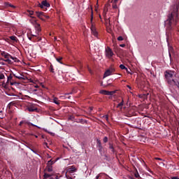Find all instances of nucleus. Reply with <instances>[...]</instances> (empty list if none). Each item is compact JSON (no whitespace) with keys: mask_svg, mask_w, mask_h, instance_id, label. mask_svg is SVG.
Returning a JSON list of instances; mask_svg holds the SVG:
<instances>
[{"mask_svg":"<svg viewBox=\"0 0 179 179\" xmlns=\"http://www.w3.org/2000/svg\"><path fill=\"white\" fill-rule=\"evenodd\" d=\"M27 13H29V16H33V15H34V11L28 10Z\"/></svg>","mask_w":179,"mask_h":179,"instance_id":"a878e982","label":"nucleus"},{"mask_svg":"<svg viewBox=\"0 0 179 179\" xmlns=\"http://www.w3.org/2000/svg\"><path fill=\"white\" fill-rule=\"evenodd\" d=\"M175 16L176 17L178 16V14L177 13V11L176 10L173 12L171 13V14H169L168 16L166 24H169V27H171V24H173V22H176V20H174Z\"/></svg>","mask_w":179,"mask_h":179,"instance_id":"7ed1b4c3","label":"nucleus"},{"mask_svg":"<svg viewBox=\"0 0 179 179\" xmlns=\"http://www.w3.org/2000/svg\"><path fill=\"white\" fill-rule=\"evenodd\" d=\"M102 118H104L107 122H108V115H106L102 116Z\"/></svg>","mask_w":179,"mask_h":179,"instance_id":"cd10ccee","label":"nucleus"},{"mask_svg":"<svg viewBox=\"0 0 179 179\" xmlns=\"http://www.w3.org/2000/svg\"><path fill=\"white\" fill-rule=\"evenodd\" d=\"M117 40H118V41H122V40H124V38L122 36H119L117 38Z\"/></svg>","mask_w":179,"mask_h":179,"instance_id":"7c9ffc66","label":"nucleus"},{"mask_svg":"<svg viewBox=\"0 0 179 179\" xmlns=\"http://www.w3.org/2000/svg\"><path fill=\"white\" fill-rule=\"evenodd\" d=\"M100 19H101V15H99Z\"/></svg>","mask_w":179,"mask_h":179,"instance_id":"3c124183","label":"nucleus"},{"mask_svg":"<svg viewBox=\"0 0 179 179\" xmlns=\"http://www.w3.org/2000/svg\"><path fill=\"white\" fill-rule=\"evenodd\" d=\"M54 163H55V161H52V159H50V161L48 162L47 166H52Z\"/></svg>","mask_w":179,"mask_h":179,"instance_id":"4be33fe9","label":"nucleus"},{"mask_svg":"<svg viewBox=\"0 0 179 179\" xmlns=\"http://www.w3.org/2000/svg\"><path fill=\"white\" fill-rule=\"evenodd\" d=\"M4 6L6 8H13V9L16 8V6H15L12 3H10L9 2H5L4 3Z\"/></svg>","mask_w":179,"mask_h":179,"instance_id":"4468645a","label":"nucleus"},{"mask_svg":"<svg viewBox=\"0 0 179 179\" xmlns=\"http://www.w3.org/2000/svg\"><path fill=\"white\" fill-rule=\"evenodd\" d=\"M7 83H10V86H13V85H16V81L13 80L12 76H9L7 79Z\"/></svg>","mask_w":179,"mask_h":179,"instance_id":"1a4fd4ad","label":"nucleus"},{"mask_svg":"<svg viewBox=\"0 0 179 179\" xmlns=\"http://www.w3.org/2000/svg\"><path fill=\"white\" fill-rule=\"evenodd\" d=\"M114 72H115V69L114 67H110L108 69H107L103 75V78H107V76H110V75L114 74Z\"/></svg>","mask_w":179,"mask_h":179,"instance_id":"0eeeda50","label":"nucleus"},{"mask_svg":"<svg viewBox=\"0 0 179 179\" xmlns=\"http://www.w3.org/2000/svg\"><path fill=\"white\" fill-rule=\"evenodd\" d=\"M35 28L36 30V33H40V31H41V27H40V24H36Z\"/></svg>","mask_w":179,"mask_h":179,"instance_id":"dca6fc26","label":"nucleus"},{"mask_svg":"<svg viewBox=\"0 0 179 179\" xmlns=\"http://www.w3.org/2000/svg\"><path fill=\"white\" fill-rule=\"evenodd\" d=\"M13 104V103H10L8 105V108L10 109V106H12Z\"/></svg>","mask_w":179,"mask_h":179,"instance_id":"c9c22d12","label":"nucleus"},{"mask_svg":"<svg viewBox=\"0 0 179 179\" xmlns=\"http://www.w3.org/2000/svg\"><path fill=\"white\" fill-rule=\"evenodd\" d=\"M169 51H171V50H173V46H169Z\"/></svg>","mask_w":179,"mask_h":179,"instance_id":"58836bf2","label":"nucleus"},{"mask_svg":"<svg viewBox=\"0 0 179 179\" xmlns=\"http://www.w3.org/2000/svg\"><path fill=\"white\" fill-rule=\"evenodd\" d=\"M31 125L32 127H36V125H34V124H31V123H30L29 122H27V121H26V120H22V121H21L20 122V127H22V125Z\"/></svg>","mask_w":179,"mask_h":179,"instance_id":"f8f14e48","label":"nucleus"},{"mask_svg":"<svg viewBox=\"0 0 179 179\" xmlns=\"http://www.w3.org/2000/svg\"><path fill=\"white\" fill-rule=\"evenodd\" d=\"M127 87L129 88V89H131V86H129V85H127Z\"/></svg>","mask_w":179,"mask_h":179,"instance_id":"37998d69","label":"nucleus"},{"mask_svg":"<svg viewBox=\"0 0 179 179\" xmlns=\"http://www.w3.org/2000/svg\"><path fill=\"white\" fill-rule=\"evenodd\" d=\"M35 13L36 16L39 17V19H41V20H44V13L36 11Z\"/></svg>","mask_w":179,"mask_h":179,"instance_id":"9b49d317","label":"nucleus"},{"mask_svg":"<svg viewBox=\"0 0 179 179\" xmlns=\"http://www.w3.org/2000/svg\"><path fill=\"white\" fill-rule=\"evenodd\" d=\"M78 171V169L74 165L71 166H68L66 168V175L69 174H73V173H76Z\"/></svg>","mask_w":179,"mask_h":179,"instance_id":"39448f33","label":"nucleus"},{"mask_svg":"<svg viewBox=\"0 0 179 179\" xmlns=\"http://www.w3.org/2000/svg\"><path fill=\"white\" fill-rule=\"evenodd\" d=\"M15 78H16L17 79H20V80H22L23 79H24V78L22 77V76H17L16 75H14Z\"/></svg>","mask_w":179,"mask_h":179,"instance_id":"bb28decb","label":"nucleus"},{"mask_svg":"<svg viewBox=\"0 0 179 179\" xmlns=\"http://www.w3.org/2000/svg\"><path fill=\"white\" fill-rule=\"evenodd\" d=\"M1 55L4 58L3 61L5 62H8L10 64H13V62H19V59L17 58L13 57L9 53L5 51L1 52ZM10 59H12L13 62H12V60Z\"/></svg>","mask_w":179,"mask_h":179,"instance_id":"f257e3e1","label":"nucleus"},{"mask_svg":"<svg viewBox=\"0 0 179 179\" xmlns=\"http://www.w3.org/2000/svg\"><path fill=\"white\" fill-rule=\"evenodd\" d=\"M38 6L41 8V9H43V10H47V8H50L51 5L50 3L47 2V0H43L41 1V3L38 4Z\"/></svg>","mask_w":179,"mask_h":179,"instance_id":"20e7f679","label":"nucleus"},{"mask_svg":"<svg viewBox=\"0 0 179 179\" xmlns=\"http://www.w3.org/2000/svg\"><path fill=\"white\" fill-rule=\"evenodd\" d=\"M35 138H38V136H36V135H35Z\"/></svg>","mask_w":179,"mask_h":179,"instance_id":"09e8293b","label":"nucleus"},{"mask_svg":"<svg viewBox=\"0 0 179 179\" xmlns=\"http://www.w3.org/2000/svg\"><path fill=\"white\" fill-rule=\"evenodd\" d=\"M100 94H103V96H113L114 94V91H107L104 90H101L99 91Z\"/></svg>","mask_w":179,"mask_h":179,"instance_id":"6e6552de","label":"nucleus"},{"mask_svg":"<svg viewBox=\"0 0 179 179\" xmlns=\"http://www.w3.org/2000/svg\"><path fill=\"white\" fill-rule=\"evenodd\" d=\"M148 43L150 45L152 44V41H149Z\"/></svg>","mask_w":179,"mask_h":179,"instance_id":"79ce46f5","label":"nucleus"},{"mask_svg":"<svg viewBox=\"0 0 179 179\" xmlns=\"http://www.w3.org/2000/svg\"><path fill=\"white\" fill-rule=\"evenodd\" d=\"M103 174H104V173H99V174H98V175L96 176V179H99V177H101V176H103Z\"/></svg>","mask_w":179,"mask_h":179,"instance_id":"473e14b6","label":"nucleus"},{"mask_svg":"<svg viewBox=\"0 0 179 179\" xmlns=\"http://www.w3.org/2000/svg\"><path fill=\"white\" fill-rule=\"evenodd\" d=\"M10 41H12L13 44H15V43H17L19 40L17 39V37L15 36H11L9 37Z\"/></svg>","mask_w":179,"mask_h":179,"instance_id":"ddd939ff","label":"nucleus"},{"mask_svg":"<svg viewBox=\"0 0 179 179\" xmlns=\"http://www.w3.org/2000/svg\"><path fill=\"white\" fill-rule=\"evenodd\" d=\"M27 110H28L29 113H34V111H37V107L34 105H31L27 108Z\"/></svg>","mask_w":179,"mask_h":179,"instance_id":"9d476101","label":"nucleus"},{"mask_svg":"<svg viewBox=\"0 0 179 179\" xmlns=\"http://www.w3.org/2000/svg\"><path fill=\"white\" fill-rule=\"evenodd\" d=\"M68 179H73V178H72V177H69V178H68Z\"/></svg>","mask_w":179,"mask_h":179,"instance_id":"de8ad7c7","label":"nucleus"},{"mask_svg":"<svg viewBox=\"0 0 179 179\" xmlns=\"http://www.w3.org/2000/svg\"><path fill=\"white\" fill-rule=\"evenodd\" d=\"M120 45H125V44H120Z\"/></svg>","mask_w":179,"mask_h":179,"instance_id":"8fccbe9b","label":"nucleus"},{"mask_svg":"<svg viewBox=\"0 0 179 179\" xmlns=\"http://www.w3.org/2000/svg\"><path fill=\"white\" fill-rule=\"evenodd\" d=\"M171 179H179V178L177 176H174V177H172Z\"/></svg>","mask_w":179,"mask_h":179,"instance_id":"4c0bfd02","label":"nucleus"},{"mask_svg":"<svg viewBox=\"0 0 179 179\" xmlns=\"http://www.w3.org/2000/svg\"><path fill=\"white\" fill-rule=\"evenodd\" d=\"M109 149H111L112 152H114V147L113 146V145H110Z\"/></svg>","mask_w":179,"mask_h":179,"instance_id":"2f4dec72","label":"nucleus"},{"mask_svg":"<svg viewBox=\"0 0 179 179\" xmlns=\"http://www.w3.org/2000/svg\"><path fill=\"white\" fill-rule=\"evenodd\" d=\"M88 71L92 73V70L90 69H88Z\"/></svg>","mask_w":179,"mask_h":179,"instance_id":"a18cd8bd","label":"nucleus"},{"mask_svg":"<svg viewBox=\"0 0 179 179\" xmlns=\"http://www.w3.org/2000/svg\"><path fill=\"white\" fill-rule=\"evenodd\" d=\"M106 24L107 26V29H108V26H111V20L110 18L106 20Z\"/></svg>","mask_w":179,"mask_h":179,"instance_id":"6ab92c4d","label":"nucleus"},{"mask_svg":"<svg viewBox=\"0 0 179 179\" xmlns=\"http://www.w3.org/2000/svg\"><path fill=\"white\" fill-rule=\"evenodd\" d=\"M0 79H5V76L3 74H0Z\"/></svg>","mask_w":179,"mask_h":179,"instance_id":"72a5a7b5","label":"nucleus"},{"mask_svg":"<svg viewBox=\"0 0 179 179\" xmlns=\"http://www.w3.org/2000/svg\"><path fill=\"white\" fill-rule=\"evenodd\" d=\"M135 177H136V178H139V173H135Z\"/></svg>","mask_w":179,"mask_h":179,"instance_id":"f704fd0d","label":"nucleus"},{"mask_svg":"<svg viewBox=\"0 0 179 179\" xmlns=\"http://www.w3.org/2000/svg\"><path fill=\"white\" fill-rule=\"evenodd\" d=\"M103 142L104 143H107V142H108V138H107V136H105L103 138Z\"/></svg>","mask_w":179,"mask_h":179,"instance_id":"c756f323","label":"nucleus"},{"mask_svg":"<svg viewBox=\"0 0 179 179\" xmlns=\"http://www.w3.org/2000/svg\"><path fill=\"white\" fill-rule=\"evenodd\" d=\"M35 87L37 89L38 88V85H36Z\"/></svg>","mask_w":179,"mask_h":179,"instance_id":"49530a36","label":"nucleus"},{"mask_svg":"<svg viewBox=\"0 0 179 179\" xmlns=\"http://www.w3.org/2000/svg\"><path fill=\"white\" fill-rule=\"evenodd\" d=\"M53 103H55V104H57V106H59V104H61V101L58 100V98L55 97L53 99Z\"/></svg>","mask_w":179,"mask_h":179,"instance_id":"f3484780","label":"nucleus"},{"mask_svg":"<svg viewBox=\"0 0 179 179\" xmlns=\"http://www.w3.org/2000/svg\"><path fill=\"white\" fill-rule=\"evenodd\" d=\"M122 106H124V99H122V101L117 105V108H122Z\"/></svg>","mask_w":179,"mask_h":179,"instance_id":"a211bd4d","label":"nucleus"},{"mask_svg":"<svg viewBox=\"0 0 179 179\" xmlns=\"http://www.w3.org/2000/svg\"><path fill=\"white\" fill-rule=\"evenodd\" d=\"M110 31H111V29H108V32L110 33Z\"/></svg>","mask_w":179,"mask_h":179,"instance_id":"c03bdc74","label":"nucleus"},{"mask_svg":"<svg viewBox=\"0 0 179 179\" xmlns=\"http://www.w3.org/2000/svg\"><path fill=\"white\" fill-rule=\"evenodd\" d=\"M155 160H161V161L162 160V158H159V157H155Z\"/></svg>","mask_w":179,"mask_h":179,"instance_id":"e433bc0d","label":"nucleus"},{"mask_svg":"<svg viewBox=\"0 0 179 179\" xmlns=\"http://www.w3.org/2000/svg\"><path fill=\"white\" fill-rule=\"evenodd\" d=\"M50 72H52V73H54V69L51 68V69H50Z\"/></svg>","mask_w":179,"mask_h":179,"instance_id":"ea45409f","label":"nucleus"},{"mask_svg":"<svg viewBox=\"0 0 179 179\" xmlns=\"http://www.w3.org/2000/svg\"><path fill=\"white\" fill-rule=\"evenodd\" d=\"M97 143L99 148V150H101L103 149V146H101V141H100V140H97Z\"/></svg>","mask_w":179,"mask_h":179,"instance_id":"412c9836","label":"nucleus"},{"mask_svg":"<svg viewBox=\"0 0 179 179\" xmlns=\"http://www.w3.org/2000/svg\"><path fill=\"white\" fill-rule=\"evenodd\" d=\"M112 8L113 9H117L118 6H117V3L113 2Z\"/></svg>","mask_w":179,"mask_h":179,"instance_id":"b1692460","label":"nucleus"},{"mask_svg":"<svg viewBox=\"0 0 179 179\" xmlns=\"http://www.w3.org/2000/svg\"><path fill=\"white\" fill-rule=\"evenodd\" d=\"M44 178H50V177H51V174H48V173H44L43 175Z\"/></svg>","mask_w":179,"mask_h":179,"instance_id":"393cba45","label":"nucleus"},{"mask_svg":"<svg viewBox=\"0 0 179 179\" xmlns=\"http://www.w3.org/2000/svg\"><path fill=\"white\" fill-rule=\"evenodd\" d=\"M56 59H57V62L62 64V62H61V61H62V57H59V58H57Z\"/></svg>","mask_w":179,"mask_h":179,"instance_id":"c85d7f7f","label":"nucleus"},{"mask_svg":"<svg viewBox=\"0 0 179 179\" xmlns=\"http://www.w3.org/2000/svg\"><path fill=\"white\" fill-rule=\"evenodd\" d=\"M121 47H124V45H121Z\"/></svg>","mask_w":179,"mask_h":179,"instance_id":"864d4df0","label":"nucleus"},{"mask_svg":"<svg viewBox=\"0 0 179 179\" xmlns=\"http://www.w3.org/2000/svg\"><path fill=\"white\" fill-rule=\"evenodd\" d=\"M55 40H57V37H55Z\"/></svg>","mask_w":179,"mask_h":179,"instance_id":"603ef678","label":"nucleus"},{"mask_svg":"<svg viewBox=\"0 0 179 179\" xmlns=\"http://www.w3.org/2000/svg\"><path fill=\"white\" fill-rule=\"evenodd\" d=\"M91 19H90V23H91V33L92 36H94V37H99V32H97V29H96V26L93 23V9L91 8Z\"/></svg>","mask_w":179,"mask_h":179,"instance_id":"f03ea898","label":"nucleus"},{"mask_svg":"<svg viewBox=\"0 0 179 179\" xmlns=\"http://www.w3.org/2000/svg\"><path fill=\"white\" fill-rule=\"evenodd\" d=\"M113 2L117 3V2H118V0H114Z\"/></svg>","mask_w":179,"mask_h":179,"instance_id":"a19ab883","label":"nucleus"},{"mask_svg":"<svg viewBox=\"0 0 179 179\" xmlns=\"http://www.w3.org/2000/svg\"><path fill=\"white\" fill-rule=\"evenodd\" d=\"M120 69H125L126 71H128V69L124 64H120Z\"/></svg>","mask_w":179,"mask_h":179,"instance_id":"5701e85b","label":"nucleus"},{"mask_svg":"<svg viewBox=\"0 0 179 179\" xmlns=\"http://www.w3.org/2000/svg\"><path fill=\"white\" fill-rule=\"evenodd\" d=\"M46 171H48V173H51V171H52V166L47 165Z\"/></svg>","mask_w":179,"mask_h":179,"instance_id":"aec40b11","label":"nucleus"},{"mask_svg":"<svg viewBox=\"0 0 179 179\" xmlns=\"http://www.w3.org/2000/svg\"><path fill=\"white\" fill-rule=\"evenodd\" d=\"M108 6H110V4L105 5V8L103 9L104 16H106L107 15V12H108Z\"/></svg>","mask_w":179,"mask_h":179,"instance_id":"2eb2a0df","label":"nucleus"},{"mask_svg":"<svg viewBox=\"0 0 179 179\" xmlns=\"http://www.w3.org/2000/svg\"><path fill=\"white\" fill-rule=\"evenodd\" d=\"M105 55L108 59H111V58H113V56L114 55V52L108 46L106 48Z\"/></svg>","mask_w":179,"mask_h":179,"instance_id":"423d86ee","label":"nucleus"}]
</instances>
